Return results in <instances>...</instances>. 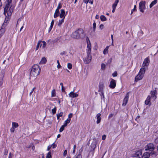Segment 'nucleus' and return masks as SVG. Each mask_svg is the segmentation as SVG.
Returning a JSON list of instances; mask_svg holds the SVG:
<instances>
[{
	"mask_svg": "<svg viewBox=\"0 0 158 158\" xmlns=\"http://www.w3.org/2000/svg\"><path fill=\"white\" fill-rule=\"evenodd\" d=\"M12 2V0H7L6 2L5 6L4 8V14L6 16L5 19L4 24L8 23L10 19V17L13 12L14 7L12 6H10V4Z\"/></svg>",
	"mask_w": 158,
	"mask_h": 158,
	"instance_id": "1",
	"label": "nucleus"
},
{
	"mask_svg": "<svg viewBox=\"0 0 158 158\" xmlns=\"http://www.w3.org/2000/svg\"><path fill=\"white\" fill-rule=\"evenodd\" d=\"M40 68L38 64H35L33 65L31 69L30 77L33 78L37 77L40 74Z\"/></svg>",
	"mask_w": 158,
	"mask_h": 158,
	"instance_id": "2",
	"label": "nucleus"
},
{
	"mask_svg": "<svg viewBox=\"0 0 158 158\" xmlns=\"http://www.w3.org/2000/svg\"><path fill=\"white\" fill-rule=\"evenodd\" d=\"M85 36L83 29L79 28L73 32L72 35L73 38L75 39L83 38Z\"/></svg>",
	"mask_w": 158,
	"mask_h": 158,
	"instance_id": "3",
	"label": "nucleus"
},
{
	"mask_svg": "<svg viewBox=\"0 0 158 158\" xmlns=\"http://www.w3.org/2000/svg\"><path fill=\"white\" fill-rule=\"evenodd\" d=\"M145 69L141 68L138 74L135 77V81H137L141 80L144 76V75L145 73Z\"/></svg>",
	"mask_w": 158,
	"mask_h": 158,
	"instance_id": "4",
	"label": "nucleus"
},
{
	"mask_svg": "<svg viewBox=\"0 0 158 158\" xmlns=\"http://www.w3.org/2000/svg\"><path fill=\"white\" fill-rule=\"evenodd\" d=\"M145 2L141 1L139 3V8L140 11L141 12H144V10L145 8Z\"/></svg>",
	"mask_w": 158,
	"mask_h": 158,
	"instance_id": "5",
	"label": "nucleus"
},
{
	"mask_svg": "<svg viewBox=\"0 0 158 158\" xmlns=\"http://www.w3.org/2000/svg\"><path fill=\"white\" fill-rule=\"evenodd\" d=\"M104 88V85L103 84L101 83L99 84L98 91L100 92L101 93V99H102V98H104V94L103 92V90Z\"/></svg>",
	"mask_w": 158,
	"mask_h": 158,
	"instance_id": "6",
	"label": "nucleus"
},
{
	"mask_svg": "<svg viewBox=\"0 0 158 158\" xmlns=\"http://www.w3.org/2000/svg\"><path fill=\"white\" fill-rule=\"evenodd\" d=\"M149 59L148 57H147L144 60L141 68H143L144 69H145V67H147L149 65Z\"/></svg>",
	"mask_w": 158,
	"mask_h": 158,
	"instance_id": "7",
	"label": "nucleus"
},
{
	"mask_svg": "<svg viewBox=\"0 0 158 158\" xmlns=\"http://www.w3.org/2000/svg\"><path fill=\"white\" fill-rule=\"evenodd\" d=\"M91 59L92 56L90 55V53L88 54V53L87 52V56L85 59H84V61L85 64H88L91 61Z\"/></svg>",
	"mask_w": 158,
	"mask_h": 158,
	"instance_id": "8",
	"label": "nucleus"
},
{
	"mask_svg": "<svg viewBox=\"0 0 158 158\" xmlns=\"http://www.w3.org/2000/svg\"><path fill=\"white\" fill-rule=\"evenodd\" d=\"M156 90L152 91L151 92V96L150 97V96H148L147 99H151V98H153L156 99Z\"/></svg>",
	"mask_w": 158,
	"mask_h": 158,
	"instance_id": "9",
	"label": "nucleus"
},
{
	"mask_svg": "<svg viewBox=\"0 0 158 158\" xmlns=\"http://www.w3.org/2000/svg\"><path fill=\"white\" fill-rule=\"evenodd\" d=\"M147 148L146 149V150H149L152 151L154 149V145L153 143H150L148 144L147 146Z\"/></svg>",
	"mask_w": 158,
	"mask_h": 158,
	"instance_id": "10",
	"label": "nucleus"
},
{
	"mask_svg": "<svg viewBox=\"0 0 158 158\" xmlns=\"http://www.w3.org/2000/svg\"><path fill=\"white\" fill-rule=\"evenodd\" d=\"M116 85V81L112 79L111 80L110 82V84L109 85L110 87L112 89L114 88Z\"/></svg>",
	"mask_w": 158,
	"mask_h": 158,
	"instance_id": "11",
	"label": "nucleus"
},
{
	"mask_svg": "<svg viewBox=\"0 0 158 158\" xmlns=\"http://www.w3.org/2000/svg\"><path fill=\"white\" fill-rule=\"evenodd\" d=\"M1 72L2 74L0 75L1 77H0V87L3 84V78L4 77L5 73L4 71L3 70Z\"/></svg>",
	"mask_w": 158,
	"mask_h": 158,
	"instance_id": "12",
	"label": "nucleus"
},
{
	"mask_svg": "<svg viewBox=\"0 0 158 158\" xmlns=\"http://www.w3.org/2000/svg\"><path fill=\"white\" fill-rule=\"evenodd\" d=\"M78 95V94H77L76 93H74L73 91L71 92L69 94V97L72 98H76Z\"/></svg>",
	"mask_w": 158,
	"mask_h": 158,
	"instance_id": "13",
	"label": "nucleus"
},
{
	"mask_svg": "<svg viewBox=\"0 0 158 158\" xmlns=\"http://www.w3.org/2000/svg\"><path fill=\"white\" fill-rule=\"evenodd\" d=\"M87 47L88 48V50H87V53H88V54L90 53L91 51V44L90 43V41H89V42H88V41H87Z\"/></svg>",
	"mask_w": 158,
	"mask_h": 158,
	"instance_id": "14",
	"label": "nucleus"
},
{
	"mask_svg": "<svg viewBox=\"0 0 158 158\" xmlns=\"http://www.w3.org/2000/svg\"><path fill=\"white\" fill-rule=\"evenodd\" d=\"M101 114L100 113H98L96 116L97 119L96 122L97 124H98L100 122L101 120Z\"/></svg>",
	"mask_w": 158,
	"mask_h": 158,
	"instance_id": "15",
	"label": "nucleus"
},
{
	"mask_svg": "<svg viewBox=\"0 0 158 158\" xmlns=\"http://www.w3.org/2000/svg\"><path fill=\"white\" fill-rule=\"evenodd\" d=\"M60 18H63L65 16V12L64 9H61L60 10Z\"/></svg>",
	"mask_w": 158,
	"mask_h": 158,
	"instance_id": "16",
	"label": "nucleus"
},
{
	"mask_svg": "<svg viewBox=\"0 0 158 158\" xmlns=\"http://www.w3.org/2000/svg\"><path fill=\"white\" fill-rule=\"evenodd\" d=\"M142 153L141 151L140 150L136 152L134 156L135 157H138L140 158V156H141Z\"/></svg>",
	"mask_w": 158,
	"mask_h": 158,
	"instance_id": "17",
	"label": "nucleus"
},
{
	"mask_svg": "<svg viewBox=\"0 0 158 158\" xmlns=\"http://www.w3.org/2000/svg\"><path fill=\"white\" fill-rule=\"evenodd\" d=\"M150 156V155L149 153L145 152L143 153L142 158H149Z\"/></svg>",
	"mask_w": 158,
	"mask_h": 158,
	"instance_id": "18",
	"label": "nucleus"
},
{
	"mask_svg": "<svg viewBox=\"0 0 158 158\" xmlns=\"http://www.w3.org/2000/svg\"><path fill=\"white\" fill-rule=\"evenodd\" d=\"M59 10L56 9L55 10V13L54 15V18H56L59 15Z\"/></svg>",
	"mask_w": 158,
	"mask_h": 158,
	"instance_id": "19",
	"label": "nucleus"
},
{
	"mask_svg": "<svg viewBox=\"0 0 158 158\" xmlns=\"http://www.w3.org/2000/svg\"><path fill=\"white\" fill-rule=\"evenodd\" d=\"M47 61V60L45 57H43L41 59L39 64H45Z\"/></svg>",
	"mask_w": 158,
	"mask_h": 158,
	"instance_id": "20",
	"label": "nucleus"
},
{
	"mask_svg": "<svg viewBox=\"0 0 158 158\" xmlns=\"http://www.w3.org/2000/svg\"><path fill=\"white\" fill-rule=\"evenodd\" d=\"M157 2V0H154L152 2L150 5V8H152L153 6L155 5Z\"/></svg>",
	"mask_w": 158,
	"mask_h": 158,
	"instance_id": "21",
	"label": "nucleus"
},
{
	"mask_svg": "<svg viewBox=\"0 0 158 158\" xmlns=\"http://www.w3.org/2000/svg\"><path fill=\"white\" fill-rule=\"evenodd\" d=\"M64 18L65 17H64V18H63V19L61 20H59V21L58 23L57 24L58 26L59 27H60L62 23L64 22Z\"/></svg>",
	"mask_w": 158,
	"mask_h": 158,
	"instance_id": "22",
	"label": "nucleus"
},
{
	"mask_svg": "<svg viewBox=\"0 0 158 158\" xmlns=\"http://www.w3.org/2000/svg\"><path fill=\"white\" fill-rule=\"evenodd\" d=\"M54 24V20L53 19L51 21L50 27L49 29L48 32H49L51 30Z\"/></svg>",
	"mask_w": 158,
	"mask_h": 158,
	"instance_id": "23",
	"label": "nucleus"
},
{
	"mask_svg": "<svg viewBox=\"0 0 158 158\" xmlns=\"http://www.w3.org/2000/svg\"><path fill=\"white\" fill-rule=\"evenodd\" d=\"M150 100V99H146L145 101V104L150 106L151 105V103Z\"/></svg>",
	"mask_w": 158,
	"mask_h": 158,
	"instance_id": "24",
	"label": "nucleus"
},
{
	"mask_svg": "<svg viewBox=\"0 0 158 158\" xmlns=\"http://www.w3.org/2000/svg\"><path fill=\"white\" fill-rule=\"evenodd\" d=\"M70 120L69 119H67L64 122V125L66 127L67 126V124H68L70 122Z\"/></svg>",
	"mask_w": 158,
	"mask_h": 158,
	"instance_id": "25",
	"label": "nucleus"
},
{
	"mask_svg": "<svg viewBox=\"0 0 158 158\" xmlns=\"http://www.w3.org/2000/svg\"><path fill=\"white\" fill-rule=\"evenodd\" d=\"M12 127L15 128L19 127L18 124L16 122H13L12 123Z\"/></svg>",
	"mask_w": 158,
	"mask_h": 158,
	"instance_id": "26",
	"label": "nucleus"
},
{
	"mask_svg": "<svg viewBox=\"0 0 158 158\" xmlns=\"http://www.w3.org/2000/svg\"><path fill=\"white\" fill-rule=\"evenodd\" d=\"M5 31V30L3 28H1L0 29V38L2 35Z\"/></svg>",
	"mask_w": 158,
	"mask_h": 158,
	"instance_id": "27",
	"label": "nucleus"
},
{
	"mask_svg": "<svg viewBox=\"0 0 158 158\" xmlns=\"http://www.w3.org/2000/svg\"><path fill=\"white\" fill-rule=\"evenodd\" d=\"M56 95V90L55 89L52 90L51 92V96L52 97H55Z\"/></svg>",
	"mask_w": 158,
	"mask_h": 158,
	"instance_id": "28",
	"label": "nucleus"
},
{
	"mask_svg": "<svg viewBox=\"0 0 158 158\" xmlns=\"http://www.w3.org/2000/svg\"><path fill=\"white\" fill-rule=\"evenodd\" d=\"M100 18L101 20L102 21H105L107 20L105 16L103 15H101L100 17Z\"/></svg>",
	"mask_w": 158,
	"mask_h": 158,
	"instance_id": "29",
	"label": "nucleus"
},
{
	"mask_svg": "<svg viewBox=\"0 0 158 158\" xmlns=\"http://www.w3.org/2000/svg\"><path fill=\"white\" fill-rule=\"evenodd\" d=\"M60 85L61 86V91H62V92H63L66 93L65 91V89L64 87L63 86V83H60Z\"/></svg>",
	"mask_w": 158,
	"mask_h": 158,
	"instance_id": "30",
	"label": "nucleus"
},
{
	"mask_svg": "<svg viewBox=\"0 0 158 158\" xmlns=\"http://www.w3.org/2000/svg\"><path fill=\"white\" fill-rule=\"evenodd\" d=\"M119 0H116L114 3L113 4L112 7L115 8L116 7L117 5L118 2Z\"/></svg>",
	"mask_w": 158,
	"mask_h": 158,
	"instance_id": "31",
	"label": "nucleus"
},
{
	"mask_svg": "<svg viewBox=\"0 0 158 158\" xmlns=\"http://www.w3.org/2000/svg\"><path fill=\"white\" fill-rule=\"evenodd\" d=\"M109 47L108 46H107L106 47V48L103 51V54L105 55L108 52V49Z\"/></svg>",
	"mask_w": 158,
	"mask_h": 158,
	"instance_id": "32",
	"label": "nucleus"
},
{
	"mask_svg": "<svg viewBox=\"0 0 158 158\" xmlns=\"http://www.w3.org/2000/svg\"><path fill=\"white\" fill-rule=\"evenodd\" d=\"M128 99H124L123 101L122 105L123 106H125L127 104V103L128 102Z\"/></svg>",
	"mask_w": 158,
	"mask_h": 158,
	"instance_id": "33",
	"label": "nucleus"
},
{
	"mask_svg": "<svg viewBox=\"0 0 158 158\" xmlns=\"http://www.w3.org/2000/svg\"><path fill=\"white\" fill-rule=\"evenodd\" d=\"M41 42V40H39L38 42V43H37V44L36 45V48H35V50H37L39 48V46H40V43Z\"/></svg>",
	"mask_w": 158,
	"mask_h": 158,
	"instance_id": "34",
	"label": "nucleus"
},
{
	"mask_svg": "<svg viewBox=\"0 0 158 158\" xmlns=\"http://www.w3.org/2000/svg\"><path fill=\"white\" fill-rule=\"evenodd\" d=\"M46 158H52L51 152H49L47 155Z\"/></svg>",
	"mask_w": 158,
	"mask_h": 158,
	"instance_id": "35",
	"label": "nucleus"
},
{
	"mask_svg": "<svg viewBox=\"0 0 158 158\" xmlns=\"http://www.w3.org/2000/svg\"><path fill=\"white\" fill-rule=\"evenodd\" d=\"M65 127V126L64 125H62L59 131L60 132H62L64 130Z\"/></svg>",
	"mask_w": 158,
	"mask_h": 158,
	"instance_id": "36",
	"label": "nucleus"
},
{
	"mask_svg": "<svg viewBox=\"0 0 158 158\" xmlns=\"http://www.w3.org/2000/svg\"><path fill=\"white\" fill-rule=\"evenodd\" d=\"M56 110V106L52 109V112L53 114H55Z\"/></svg>",
	"mask_w": 158,
	"mask_h": 158,
	"instance_id": "37",
	"label": "nucleus"
},
{
	"mask_svg": "<svg viewBox=\"0 0 158 158\" xmlns=\"http://www.w3.org/2000/svg\"><path fill=\"white\" fill-rule=\"evenodd\" d=\"M67 67L69 69H70L72 68V65L70 63H68L67 64Z\"/></svg>",
	"mask_w": 158,
	"mask_h": 158,
	"instance_id": "38",
	"label": "nucleus"
},
{
	"mask_svg": "<svg viewBox=\"0 0 158 158\" xmlns=\"http://www.w3.org/2000/svg\"><path fill=\"white\" fill-rule=\"evenodd\" d=\"M72 116H73V114L72 113H70L68 115V118L67 119H69L71 121V118L72 117Z\"/></svg>",
	"mask_w": 158,
	"mask_h": 158,
	"instance_id": "39",
	"label": "nucleus"
},
{
	"mask_svg": "<svg viewBox=\"0 0 158 158\" xmlns=\"http://www.w3.org/2000/svg\"><path fill=\"white\" fill-rule=\"evenodd\" d=\"M76 158H82L81 153L80 152L78 154Z\"/></svg>",
	"mask_w": 158,
	"mask_h": 158,
	"instance_id": "40",
	"label": "nucleus"
},
{
	"mask_svg": "<svg viewBox=\"0 0 158 158\" xmlns=\"http://www.w3.org/2000/svg\"><path fill=\"white\" fill-rule=\"evenodd\" d=\"M61 7V5L60 3H59L58 5L57 8L56 9L59 10Z\"/></svg>",
	"mask_w": 158,
	"mask_h": 158,
	"instance_id": "41",
	"label": "nucleus"
},
{
	"mask_svg": "<svg viewBox=\"0 0 158 158\" xmlns=\"http://www.w3.org/2000/svg\"><path fill=\"white\" fill-rule=\"evenodd\" d=\"M41 42H42L43 44V48H45L46 45V43L45 42V41H41Z\"/></svg>",
	"mask_w": 158,
	"mask_h": 158,
	"instance_id": "42",
	"label": "nucleus"
},
{
	"mask_svg": "<svg viewBox=\"0 0 158 158\" xmlns=\"http://www.w3.org/2000/svg\"><path fill=\"white\" fill-rule=\"evenodd\" d=\"M93 27L94 31H95V29L96 28V23L95 22L93 24Z\"/></svg>",
	"mask_w": 158,
	"mask_h": 158,
	"instance_id": "43",
	"label": "nucleus"
},
{
	"mask_svg": "<svg viewBox=\"0 0 158 158\" xmlns=\"http://www.w3.org/2000/svg\"><path fill=\"white\" fill-rule=\"evenodd\" d=\"M15 130V128H14V127H11V128L10 129V131L11 133L14 132Z\"/></svg>",
	"mask_w": 158,
	"mask_h": 158,
	"instance_id": "44",
	"label": "nucleus"
},
{
	"mask_svg": "<svg viewBox=\"0 0 158 158\" xmlns=\"http://www.w3.org/2000/svg\"><path fill=\"white\" fill-rule=\"evenodd\" d=\"M136 7V6L135 5L134 6V9H132L131 10V15L133 13L134 11L135 10Z\"/></svg>",
	"mask_w": 158,
	"mask_h": 158,
	"instance_id": "45",
	"label": "nucleus"
},
{
	"mask_svg": "<svg viewBox=\"0 0 158 158\" xmlns=\"http://www.w3.org/2000/svg\"><path fill=\"white\" fill-rule=\"evenodd\" d=\"M117 76V72L116 71H115L112 74V76L113 77H116Z\"/></svg>",
	"mask_w": 158,
	"mask_h": 158,
	"instance_id": "46",
	"label": "nucleus"
},
{
	"mask_svg": "<svg viewBox=\"0 0 158 158\" xmlns=\"http://www.w3.org/2000/svg\"><path fill=\"white\" fill-rule=\"evenodd\" d=\"M8 153V150L7 149H5L4 150V154L5 155H7Z\"/></svg>",
	"mask_w": 158,
	"mask_h": 158,
	"instance_id": "47",
	"label": "nucleus"
},
{
	"mask_svg": "<svg viewBox=\"0 0 158 158\" xmlns=\"http://www.w3.org/2000/svg\"><path fill=\"white\" fill-rule=\"evenodd\" d=\"M57 63L58 64V65H57V68L58 69H59V68H60L61 67V65L60 64V63H59V60H57Z\"/></svg>",
	"mask_w": 158,
	"mask_h": 158,
	"instance_id": "48",
	"label": "nucleus"
},
{
	"mask_svg": "<svg viewBox=\"0 0 158 158\" xmlns=\"http://www.w3.org/2000/svg\"><path fill=\"white\" fill-rule=\"evenodd\" d=\"M63 114V113L62 112H60L59 113H58L56 114L58 115L59 116L61 117L62 116Z\"/></svg>",
	"mask_w": 158,
	"mask_h": 158,
	"instance_id": "49",
	"label": "nucleus"
},
{
	"mask_svg": "<svg viewBox=\"0 0 158 158\" xmlns=\"http://www.w3.org/2000/svg\"><path fill=\"white\" fill-rule=\"evenodd\" d=\"M51 146H52V147L53 148H54L56 147V145L54 143H53L52 145H51Z\"/></svg>",
	"mask_w": 158,
	"mask_h": 158,
	"instance_id": "50",
	"label": "nucleus"
},
{
	"mask_svg": "<svg viewBox=\"0 0 158 158\" xmlns=\"http://www.w3.org/2000/svg\"><path fill=\"white\" fill-rule=\"evenodd\" d=\"M33 143H30V144L27 147V148H31L32 147V145H33Z\"/></svg>",
	"mask_w": 158,
	"mask_h": 158,
	"instance_id": "51",
	"label": "nucleus"
},
{
	"mask_svg": "<svg viewBox=\"0 0 158 158\" xmlns=\"http://www.w3.org/2000/svg\"><path fill=\"white\" fill-rule=\"evenodd\" d=\"M129 92H128L127 93L126 96L125 97L124 99H128L129 98Z\"/></svg>",
	"mask_w": 158,
	"mask_h": 158,
	"instance_id": "52",
	"label": "nucleus"
},
{
	"mask_svg": "<svg viewBox=\"0 0 158 158\" xmlns=\"http://www.w3.org/2000/svg\"><path fill=\"white\" fill-rule=\"evenodd\" d=\"M105 65L104 64H101V68L102 69H104L105 68Z\"/></svg>",
	"mask_w": 158,
	"mask_h": 158,
	"instance_id": "53",
	"label": "nucleus"
},
{
	"mask_svg": "<svg viewBox=\"0 0 158 158\" xmlns=\"http://www.w3.org/2000/svg\"><path fill=\"white\" fill-rule=\"evenodd\" d=\"M51 147H52V146H51V145H48L47 147V151H49Z\"/></svg>",
	"mask_w": 158,
	"mask_h": 158,
	"instance_id": "54",
	"label": "nucleus"
},
{
	"mask_svg": "<svg viewBox=\"0 0 158 158\" xmlns=\"http://www.w3.org/2000/svg\"><path fill=\"white\" fill-rule=\"evenodd\" d=\"M35 87L33 88L31 90V91H30V95H31V94L32 93V92H33V91L34 90V89H35Z\"/></svg>",
	"mask_w": 158,
	"mask_h": 158,
	"instance_id": "55",
	"label": "nucleus"
},
{
	"mask_svg": "<svg viewBox=\"0 0 158 158\" xmlns=\"http://www.w3.org/2000/svg\"><path fill=\"white\" fill-rule=\"evenodd\" d=\"M67 151L66 150H64V153H63L64 156H65L66 155H67Z\"/></svg>",
	"mask_w": 158,
	"mask_h": 158,
	"instance_id": "56",
	"label": "nucleus"
},
{
	"mask_svg": "<svg viewBox=\"0 0 158 158\" xmlns=\"http://www.w3.org/2000/svg\"><path fill=\"white\" fill-rule=\"evenodd\" d=\"M106 138V135H104L102 136V139L104 140Z\"/></svg>",
	"mask_w": 158,
	"mask_h": 158,
	"instance_id": "57",
	"label": "nucleus"
},
{
	"mask_svg": "<svg viewBox=\"0 0 158 158\" xmlns=\"http://www.w3.org/2000/svg\"><path fill=\"white\" fill-rule=\"evenodd\" d=\"M103 26H104V25L102 24H101L100 26H99V28L100 29H102L103 28Z\"/></svg>",
	"mask_w": 158,
	"mask_h": 158,
	"instance_id": "58",
	"label": "nucleus"
},
{
	"mask_svg": "<svg viewBox=\"0 0 158 158\" xmlns=\"http://www.w3.org/2000/svg\"><path fill=\"white\" fill-rule=\"evenodd\" d=\"M89 0H84V2L85 3L87 4L89 2Z\"/></svg>",
	"mask_w": 158,
	"mask_h": 158,
	"instance_id": "59",
	"label": "nucleus"
},
{
	"mask_svg": "<svg viewBox=\"0 0 158 158\" xmlns=\"http://www.w3.org/2000/svg\"><path fill=\"white\" fill-rule=\"evenodd\" d=\"M59 40V38H56V39H55L54 40V42H57L58 40Z\"/></svg>",
	"mask_w": 158,
	"mask_h": 158,
	"instance_id": "60",
	"label": "nucleus"
},
{
	"mask_svg": "<svg viewBox=\"0 0 158 158\" xmlns=\"http://www.w3.org/2000/svg\"><path fill=\"white\" fill-rule=\"evenodd\" d=\"M11 152H10L9 153L8 158H11Z\"/></svg>",
	"mask_w": 158,
	"mask_h": 158,
	"instance_id": "61",
	"label": "nucleus"
},
{
	"mask_svg": "<svg viewBox=\"0 0 158 158\" xmlns=\"http://www.w3.org/2000/svg\"><path fill=\"white\" fill-rule=\"evenodd\" d=\"M65 52L64 51H63V52H61L60 53V54L61 55H65Z\"/></svg>",
	"mask_w": 158,
	"mask_h": 158,
	"instance_id": "62",
	"label": "nucleus"
},
{
	"mask_svg": "<svg viewBox=\"0 0 158 158\" xmlns=\"http://www.w3.org/2000/svg\"><path fill=\"white\" fill-rule=\"evenodd\" d=\"M88 2H89V3H90L91 4H93V0L92 1H91V0L89 1Z\"/></svg>",
	"mask_w": 158,
	"mask_h": 158,
	"instance_id": "63",
	"label": "nucleus"
},
{
	"mask_svg": "<svg viewBox=\"0 0 158 158\" xmlns=\"http://www.w3.org/2000/svg\"><path fill=\"white\" fill-rule=\"evenodd\" d=\"M113 116V114H111L109 115L108 118H110L112 117Z\"/></svg>",
	"mask_w": 158,
	"mask_h": 158,
	"instance_id": "64",
	"label": "nucleus"
}]
</instances>
